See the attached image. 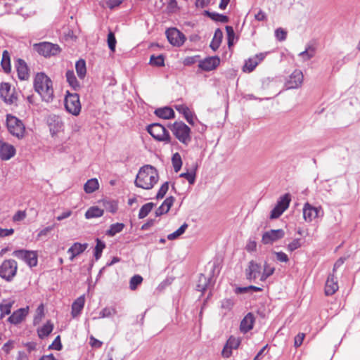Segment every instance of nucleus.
Returning a JSON list of instances; mask_svg holds the SVG:
<instances>
[{"instance_id":"55","label":"nucleus","mask_w":360,"mask_h":360,"mask_svg":"<svg viewBox=\"0 0 360 360\" xmlns=\"http://www.w3.org/2000/svg\"><path fill=\"white\" fill-rule=\"evenodd\" d=\"M226 30L227 32L228 45L230 47L233 45L235 33L233 27L230 26H226Z\"/></svg>"},{"instance_id":"60","label":"nucleus","mask_w":360,"mask_h":360,"mask_svg":"<svg viewBox=\"0 0 360 360\" xmlns=\"http://www.w3.org/2000/svg\"><path fill=\"white\" fill-rule=\"evenodd\" d=\"M178 8L176 0H169L167 3V9L169 12H175Z\"/></svg>"},{"instance_id":"33","label":"nucleus","mask_w":360,"mask_h":360,"mask_svg":"<svg viewBox=\"0 0 360 360\" xmlns=\"http://www.w3.org/2000/svg\"><path fill=\"white\" fill-rule=\"evenodd\" d=\"M103 210L96 207H91L85 213V217L86 219H91L96 217H100L103 214Z\"/></svg>"},{"instance_id":"59","label":"nucleus","mask_w":360,"mask_h":360,"mask_svg":"<svg viewBox=\"0 0 360 360\" xmlns=\"http://www.w3.org/2000/svg\"><path fill=\"white\" fill-rule=\"evenodd\" d=\"M276 259L281 262H288L289 261L288 256L283 252H274Z\"/></svg>"},{"instance_id":"37","label":"nucleus","mask_w":360,"mask_h":360,"mask_svg":"<svg viewBox=\"0 0 360 360\" xmlns=\"http://www.w3.org/2000/svg\"><path fill=\"white\" fill-rule=\"evenodd\" d=\"M65 76L67 82L71 87L74 89H77L79 87V83L77 81L73 70H68Z\"/></svg>"},{"instance_id":"45","label":"nucleus","mask_w":360,"mask_h":360,"mask_svg":"<svg viewBox=\"0 0 360 360\" xmlns=\"http://www.w3.org/2000/svg\"><path fill=\"white\" fill-rule=\"evenodd\" d=\"M207 15H208L211 19L221 22H227L228 17L222 14L217 13H210L209 11H205Z\"/></svg>"},{"instance_id":"13","label":"nucleus","mask_w":360,"mask_h":360,"mask_svg":"<svg viewBox=\"0 0 360 360\" xmlns=\"http://www.w3.org/2000/svg\"><path fill=\"white\" fill-rule=\"evenodd\" d=\"M240 344V338L231 335L224 347L221 355L223 357L229 358L232 354V350L236 349Z\"/></svg>"},{"instance_id":"18","label":"nucleus","mask_w":360,"mask_h":360,"mask_svg":"<svg viewBox=\"0 0 360 360\" xmlns=\"http://www.w3.org/2000/svg\"><path fill=\"white\" fill-rule=\"evenodd\" d=\"M220 63V59L217 56H212L201 60L198 65L199 68L205 71L214 70Z\"/></svg>"},{"instance_id":"19","label":"nucleus","mask_w":360,"mask_h":360,"mask_svg":"<svg viewBox=\"0 0 360 360\" xmlns=\"http://www.w3.org/2000/svg\"><path fill=\"white\" fill-rule=\"evenodd\" d=\"M48 124L50 132L52 135L60 133L63 127V123L61 119L56 115L51 116L48 120Z\"/></svg>"},{"instance_id":"8","label":"nucleus","mask_w":360,"mask_h":360,"mask_svg":"<svg viewBox=\"0 0 360 360\" xmlns=\"http://www.w3.org/2000/svg\"><path fill=\"white\" fill-rule=\"evenodd\" d=\"M290 200L291 198L289 193L281 196L276 207L271 210L270 218H278L288 208Z\"/></svg>"},{"instance_id":"25","label":"nucleus","mask_w":360,"mask_h":360,"mask_svg":"<svg viewBox=\"0 0 360 360\" xmlns=\"http://www.w3.org/2000/svg\"><path fill=\"white\" fill-rule=\"evenodd\" d=\"M255 319L254 316L251 313H248L241 321L240 325V330L243 333H245L250 330L254 324Z\"/></svg>"},{"instance_id":"58","label":"nucleus","mask_w":360,"mask_h":360,"mask_svg":"<svg viewBox=\"0 0 360 360\" xmlns=\"http://www.w3.org/2000/svg\"><path fill=\"white\" fill-rule=\"evenodd\" d=\"M287 32L283 28H278L275 30V37L279 41H283L285 39Z\"/></svg>"},{"instance_id":"26","label":"nucleus","mask_w":360,"mask_h":360,"mask_svg":"<svg viewBox=\"0 0 360 360\" xmlns=\"http://www.w3.org/2000/svg\"><path fill=\"white\" fill-rule=\"evenodd\" d=\"M147 131L150 135H169L166 129L158 123H153L148 126Z\"/></svg>"},{"instance_id":"42","label":"nucleus","mask_w":360,"mask_h":360,"mask_svg":"<svg viewBox=\"0 0 360 360\" xmlns=\"http://www.w3.org/2000/svg\"><path fill=\"white\" fill-rule=\"evenodd\" d=\"M172 162L175 172H178L182 166V160L179 153H176L172 158Z\"/></svg>"},{"instance_id":"62","label":"nucleus","mask_w":360,"mask_h":360,"mask_svg":"<svg viewBox=\"0 0 360 360\" xmlns=\"http://www.w3.org/2000/svg\"><path fill=\"white\" fill-rule=\"evenodd\" d=\"M26 217V213L25 211H18L13 217L14 221H19L24 219Z\"/></svg>"},{"instance_id":"23","label":"nucleus","mask_w":360,"mask_h":360,"mask_svg":"<svg viewBox=\"0 0 360 360\" xmlns=\"http://www.w3.org/2000/svg\"><path fill=\"white\" fill-rule=\"evenodd\" d=\"M87 247V243H75L68 250V252L70 254V260L72 262L75 257L82 254Z\"/></svg>"},{"instance_id":"21","label":"nucleus","mask_w":360,"mask_h":360,"mask_svg":"<svg viewBox=\"0 0 360 360\" xmlns=\"http://www.w3.org/2000/svg\"><path fill=\"white\" fill-rule=\"evenodd\" d=\"M28 307L20 308L15 311L11 316L8 317V321L13 324H18L20 323L27 315Z\"/></svg>"},{"instance_id":"52","label":"nucleus","mask_w":360,"mask_h":360,"mask_svg":"<svg viewBox=\"0 0 360 360\" xmlns=\"http://www.w3.org/2000/svg\"><path fill=\"white\" fill-rule=\"evenodd\" d=\"M169 189L168 182H165L161 187L159 188L156 195L157 199L163 198Z\"/></svg>"},{"instance_id":"16","label":"nucleus","mask_w":360,"mask_h":360,"mask_svg":"<svg viewBox=\"0 0 360 360\" xmlns=\"http://www.w3.org/2000/svg\"><path fill=\"white\" fill-rule=\"evenodd\" d=\"M0 96L5 102L8 103H13L17 99L11 85L6 82L1 83L0 85Z\"/></svg>"},{"instance_id":"36","label":"nucleus","mask_w":360,"mask_h":360,"mask_svg":"<svg viewBox=\"0 0 360 360\" xmlns=\"http://www.w3.org/2000/svg\"><path fill=\"white\" fill-rule=\"evenodd\" d=\"M76 72L80 79H84L86 73V63L84 60H79L75 64Z\"/></svg>"},{"instance_id":"7","label":"nucleus","mask_w":360,"mask_h":360,"mask_svg":"<svg viewBox=\"0 0 360 360\" xmlns=\"http://www.w3.org/2000/svg\"><path fill=\"white\" fill-rule=\"evenodd\" d=\"M6 124L8 131L12 135H22L25 131V126L22 121L15 116L8 115Z\"/></svg>"},{"instance_id":"43","label":"nucleus","mask_w":360,"mask_h":360,"mask_svg":"<svg viewBox=\"0 0 360 360\" xmlns=\"http://www.w3.org/2000/svg\"><path fill=\"white\" fill-rule=\"evenodd\" d=\"M117 311L114 307H105L99 313V318H109L115 316Z\"/></svg>"},{"instance_id":"27","label":"nucleus","mask_w":360,"mask_h":360,"mask_svg":"<svg viewBox=\"0 0 360 360\" xmlns=\"http://www.w3.org/2000/svg\"><path fill=\"white\" fill-rule=\"evenodd\" d=\"M85 302L84 296L82 295L79 297L72 305V317L77 316L84 308Z\"/></svg>"},{"instance_id":"34","label":"nucleus","mask_w":360,"mask_h":360,"mask_svg":"<svg viewBox=\"0 0 360 360\" xmlns=\"http://www.w3.org/2000/svg\"><path fill=\"white\" fill-rule=\"evenodd\" d=\"M53 324L51 321H47L43 326L38 329V335L39 338H44L47 337L53 330Z\"/></svg>"},{"instance_id":"61","label":"nucleus","mask_w":360,"mask_h":360,"mask_svg":"<svg viewBox=\"0 0 360 360\" xmlns=\"http://www.w3.org/2000/svg\"><path fill=\"white\" fill-rule=\"evenodd\" d=\"M49 347L56 350H60V349L62 348V345L60 342V338L59 335L56 338V339L54 340L51 345L49 346Z\"/></svg>"},{"instance_id":"2","label":"nucleus","mask_w":360,"mask_h":360,"mask_svg":"<svg viewBox=\"0 0 360 360\" xmlns=\"http://www.w3.org/2000/svg\"><path fill=\"white\" fill-rule=\"evenodd\" d=\"M34 86L36 91L44 101L49 102L52 100L53 96L52 82L44 73L41 72L36 75Z\"/></svg>"},{"instance_id":"64","label":"nucleus","mask_w":360,"mask_h":360,"mask_svg":"<svg viewBox=\"0 0 360 360\" xmlns=\"http://www.w3.org/2000/svg\"><path fill=\"white\" fill-rule=\"evenodd\" d=\"M198 56H188L184 58L183 63L185 65H191L197 61Z\"/></svg>"},{"instance_id":"31","label":"nucleus","mask_w":360,"mask_h":360,"mask_svg":"<svg viewBox=\"0 0 360 360\" xmlns=\"http://www.w3.org/2000/svg\"><path fill=\"white\" fill-rule=\"evenodd\" d=\"M274 271L275 267L269 264L267 261H265L263 264V271L259 277V280L261 281H265L269 276L274 274Z\"/></svg>"},{"instance_id":"57","label":"nucleus","mask_w":360,"mask_h":360,"mask_svg":"<svg viewBox=\"0 0 360 360\" xmlns=\"http://www.w3.org/2000/svg\"><path fill=\"white\" fill-rule=\"evenodd\" d=\"M180 177L185 178L190 184H193L195 180V174L194 172L181 173Z\"/></svg>"},{"instance_id":"39","label":"nucleus","mask_w":360,"mask_h":360,"mask_svg":"<svg viewBox=\"0 0 360 360\" xmlns=\"http://www.w3.org/2000/svg\"><path fill=\"white\" fill-rule=\"evenodd\" d=\"M209 283H210L209 278H207L205 276L201 274L199 276L198 283L196 285V289L198 291L204 292L206 290V288H207Z\"/></svg>"},{"instance_id":"32","label":"nucleus","mask_w":360,"mask_h":360,"mask_svg":"<svg viewBox=\"0 0 360 360\" xmlns=\"http://www.w3.org/2000/svg\"><path fill=\"white\" fill-rule=\"evenodd\" d=\"M99 188V183L97 179H89L84 185V190L86 193H92Z\"/></svg>"},{"instance_id":"9","label":"nucleus","mask_w":360,"mask_h":360,"mask_svg":"<svg viewBox=\"0 0 360 360\" xmlns=\"http://www.w3.org/2000/svg\"><path fill=\"white\" fill-rule=\"evenodd\" d=\"M13 255L24 261L30 267L37 264V255L34 251L19 250L14 251Z\"/></svg>"},{"instance_id":"15","label":"nucleus","mask_w":360,"mask_h":360,"mask_svg":"<svg viewBox=\"0 0 360 360\" xmlns=\"http://www.w3.org/2000/svg\"><path fill=\"white\" fill-rule=\"evenodd\" d=\"M266 53H259L245 61L243 68L244 72H251L266 57Z\"/></svg>"},{"instance_id":"6","label":"nucleus","mask_w":360,"mask_h":360,"mask_svg":"<svg viewBox=\"0 0 360 360\" xmlns=\"http://www.w3.org/2000/svg\"><path fill=\"white\" fill-rule=\"evenodd\" d=\"M17 263L13 259L5 260L0 266V276L10 281L15 275Z\"/></svg>"},{"instance_id":"24","label":"nucleus","mask_w":360,"mask_h":360,"mask_svg":"<svg viewBox=\"0 0 360 360\" xmlns=\"http://www.w3.org/2000/svg\"><path fill=\"white\" fill-rule=\"evenodd\" d=\"M15 66L18 77L22 80L27 79L29 77V70L25 62L22 59H18Z\"/></svg>"},{"instance_id":"46","label":"nucleus","mask_w":360,"mask_h":360,"mask_svg":"<svg viewBox=\"0 0 360 360\" xmlns=\"http://www.w3.org/2000/svg\"><path fill=\"white\" fill-rule=\"evenodd\" d=\"M315 55V50L314 48L309 47L306 49L305 51L301 52L299 56L302 58L303 60L306 61L311 58H313Z\"/></svg>"},{"instance_id":"20","label":"nucleus","mask_w":360,"mask_h":360,"mask_svg":"<svg viewBox=\"0 0 360 360\" xmlns=\"http://www.w3.org/2000/svg\"><path fill=\"white\" fill-rule=\"evenodd\" d=\"M175 109L184 115L186 121L191 125L194 124L195 115L186 105H176Z\"/></svg>"},{"instance_id":"29","label":"nucleus","mask_w":360,"mask_h":360,"mask_svg":"<svg viewBox=\"0 0 360 360\" xmlns=\"http://www.w3.org/2000/svg\"><path fill=\"white\" fill-rule=\"evenodd\" d=\"M155 114L160 118L165 120L170 119L174 117V112L169 107L160 108L155 110Z\"/></svg>"},{"instance_id":"22","label":"nucleus","mask_w":360,"mask_h":360,"mask_svg":"<svg viewBox=\"0 0 360 360\" xmlns=\"http://www.w3.org/2000/svg\"><path fill=\"white\" fill-rule=\"evenodd\" d=\"M338 284L333 274L329 275L326 282L325 293L326 295H332L338 290Z\"/></svg>"},{"instance_id":"44","label":"nucleus","mask_w":360,"mask_h":360,"mask_svg":"<svg viewBox=\"0 0 360 360\" xmlns=\"http://www.w3.org/2000/svg\"><path fill=\"white\" fill-rule=\"evenodd\" d=\"M153 205H154V204L152 202H148V203H146L144 205H143L139 210V219L145 218L149 214V212L152 210Z\"/></svg>"},{"instance_id":"38","label":"nucleus","mask_w":360,"mask_h":360,"mask_svg":"<svg viewBox=\"0 0 360 360\" xmlns=\"http://www.w3.org/2000/svg\"><path fill=\"white\" fill-rule=\"evenodd\" d=\"M1 65L5 72L11 71L10 54L8 51H4Z\"/></svg>"},{"instance_id":"1","label":"nucleus","mask_w":360,"mask_h":360,"mask_svg":"<svg viewBox=\"0 0 360 360\" xmlns=\"http://www.w3.org/2000/svg\"><path fill=\"white\" fill-rule=\"evenodd\" d=\"M158 180V170L152 165H146L139 169L134 184L139 188L150 190L154 187Z\"/></svg>"},{"instance_id":"28","label":"nucleus","mask_w":360,"mask_h":360,"mask_svg":"<svg viewBox=\"0 0 360 360\" xmlns=\"http://www.w3.org/2000/svg\"><path fill=\"white\" fill-rule=\"evenodd\" d=\"M172 131L174 135H189L190 128L182 122H176Z\"/></svg>"},{"instance_id":"54","label":"nucleus","mask_w":360,"mask_h":360,"mask_svg":"<svg viewBox=\"0 0 360 360\" xmlns=\"http://www.w3.org/2000/svg\"><path fill=\"white\" fill-rule=\"evenodd\" d=\"M37 314L34 317V323H38L41 321L42 317L44 315V305L41 304L37 309Z\"/></svg>"},{"instance_id":"40","label":"nucleus","mask_w":360,"mask_h":360,"mask_svg":"<svg viewBox=\"0 0 360 360\" xmlns=\"http://www.w3.org/2000/svg\"><path fill=\"white\" fill-rule=\"evenodd\" d=\"M13 302L9 301H4L0 304V319H3L5 315H8L11 313Z\"/></svg>"},{"instance_id":"30","label":"nucleus","mask_w":360,"mask_h":360,"mask_svg":"<svg viewBox=\"0 0 360 360\" xmlns=\"http://www.w3.org/2000/svg\"><path fill=\"white\" fill-rule=\"evenodd\" d=\"M223 38V33L220 29H217L214 32L213 39L210 43V48L213 51H216L220 46Z\"/></svg>"},{"instance_id":"41","label":"nucleus","mask_w":360,"mask_h":360,"mask_svg":"<svg viewBox=\"0 0 360 360\" xmlns=\"http://www.w3.org/2000/svg\"><path fill=\"white\" fill-rule=\"evenodd\" d=\"M188 226V225L186 223L183 224L176 231L169 234L167 236V239L169 240L176 239L178 237L184 233Z\"/></svg>"},{"instance_id":"63","label":"nucleus","mask_w":360,"mask_h":360,"mask_svg":"<svg viewBox=\"0 0 360 360\" xmlns=\"http://www.w3.org/2000/svg\"><path fill=\"white\" fill-rule=\"evenodd\" d=\"M304 337H305L304 333L297 334L295 338V342H294L295 347H300L302 344Z\"/></svg>"},{"instance_id":"49","label":"nucleus","mask_w":360,"mask_h":360,"mask_svg":"<svg viewBox=\"0 0 360 360\" xmlns=\"http://www.w3.org/2000/svg\"><path fill=\"white\" fill-rule=\"evenodd\" d=\"M150 63L152 65L163 66L164 65V58L161 55L158 56H151L150 59Z\"/></svg>"},{"instance_id":"35","label":"nucleus","mask_w":360,"mask_h":360,"mask_svg":"<svg viewBox=\"0 0 360 360\" xmlns=\"http://www.w3.org/2000/svg\"><path fill=\"white\" fill-rule=\"evenodd\" d=\"M125 225L123 223H115L110 226L109 229L106 231V235L110 237L115 236L122 231Z\"/></svg>"},{"instance_id":"12","label":"nucleus","mask_w":360,"mask_h":360,"mask_svg":"<svg viewBox=\"0 0 360 360\" xmlns=\"http://www.w3.org/2000/svg\"><path fill=\"white\" fill-rule=\"evenodd\" d=\"M247 279L249 281H255L257 278L260 277L262 274V266L254 260H251L248 263V266L245 270Z\"/></svg>"},{"instance_id":"10","label":"nucleus","mask_w":360,"mask_h":360,"mask_svg":"<svg viewBox=\"0 0 360 360\" xmlns=\"http://www.w3.org/2000/svg\"><path fill=\"white\" fill-rule=\"evenodd\" d=\"M169 42L175 46H181L186 39L185 36L176 28H169L166 31Z\"/></svg>"},{"instance_id":"11","label":"nucleus","mask_w":360,"mask_h":360,"mask_svg":"<svg viewBox=\"0 0 360 360\" xmlns=\"http://www.w3.org/2000/svg\"><path fill=\"white\" fill-rule=\"evenodd\" d=\"M285 236L283 229H271L263 233L262 242L264 245L272 244Z\"/></svg>"},{"instance_id":"5","label":"nucleus","mask_w":360,"mask_h":360,"mask_svg":"<svg viewBox=\"0 0 360 360\" xmlns=\"http://www.w3.org/2000/svg\"><path fill=\"white\" fill-rule=\"evenodd\" d=\"M65 106L70 113L78 115L81 111L79 97L77 94H68L65 98Z\"/></svg>"},{"instance_id":"4","label":"nucleus","mask_w":360,"mask_h":360,"mask_svg":"<svg viewBox=\"0 0 360 360\" xmlns=\"http://www.w3.org/2000/svg\"><path fill=\"white\" fill-rule=\"evenodd\" d=\"M303 219L307 222L310 223L316 219L323 217V211L321 207H314L309 202L304 203L302 209Z\"/></svg>"},{"instance_id":"50","label":"nucleus","mask_w":360,"mask_h":360,"mask_svg":"<svg viewBox=\"0 0 360 360\" xmlns=\"http://www.w3.org/2000/svg\"><path fill=\"white\" fill-rule=\"evenodd\" d=\"M302 245L301 239L295 238L288 245L287 249L290 252H293L300 248Z\"/></svg>"},{"instance_id":"14","label":"nucleus","mask_w":360,"mask_h":360,"mask_svg":"<svg viewBox=\"0 0 360 360\" xmlns=\"http://www.w3.org/2000/svg\"><path fill=\"white\" fill-rule=\"evenodd\" d=\"M303 74L301 70H295L289 77L285 83L288 89H296L300 87L303 82Z\"/></svg>"},{"instance_id":"51","label":"nucleus","mask_w":360,"mask_h":360,"mask_svg":"<svg viewBox=\"0 0 360 360\" xmlns=\"http://www.w3.org/2000/svg\"><path fill=\"white\" fill-rule=\"evenodd\" d=\"M174 202V197H172V196L168 197L162 203L161 207H162V209L165 210V211L167 213L169 212V210H170L171 207L172 206Z\"/></svg>"},{"instance_id":"56","label":"nucleus","mask_w":360,"mask_h":360,"mask_svg":"<svg viewBox=\"0 0 360 360\" xmlns=\"http://www.w3.org/2000/svg\"><path fill=\"white\" fill-rule=\"evenodd\" d=\"M234 305V302L231 299H224L221 302V307L226 311H230Z\"/></svg>"},{"instance_id":"17","label":"nucleus","mask_w":360,"mask_h":360,"mask_svg":"<svg viewBox=\"0 0 360 360\" xmlns=\"http://www.w3.org/2000/svg\"><path fill=\"white\" fill-rule=\"evenodd\" d=\"M16 150L13 145L0 141V158L8 160L15 155Z\"/></svg>"},{"instance_id":"47","label":"nucleus","mask_w":360,"mask_h":360,"mask_svg":"<svg viewBox=\"0 0 360 360\" xmlns=\"http://www.w3.org/2000/svg\"><path fill=\"white\" fill-rule=\"evenodd\" d=\"M143 281V278L140 275H134L132 276L129 281V288L131 290L136 289Z\"/></svg>"},{"instance_id":"53","label":"nucleus","mask_w":360,"mask_h":360,"mask_svg":"<svg viewBox=\"0 0 360 360\" xmlns=\"http://www.w3.org/2000/svg\"><path fill=\"white\" fill-rule=\"evenodd\" d=\"M108 45L109 49L114 52L115 50L116 39L112 32H109L108 34Z\"/></svg>"},{"instance_id":"48","label":"nucleus","mask_w":360,"mask_h":360,"mask_svg":"<svg viewBox=\"0 0 360 360\" xmlns=\"http://www.w3.org/2000/svg\"><path fill=\"white\" fill-rule=\"evenodd\" d=\"M96 245L94 250V257L96 260H98L102 254L103 250L105 248V245L102 241L99 239L96 240Z\"/></svg>"},{"instance_id":"3","label":"nucleus","mask_w":360,"mask_h":360,"mask_svg":"<svg viewBox=\"0 0 360 360\" xmlns=\"http://www.w3.org/2000/svg\"><path fill=\"white\" fill-rule=\"evenodd\" d=\"M34 50L44 57L56 56L60 52L58 45L49 42H42L34 44Z\"/></svg>"}]
</instances>
